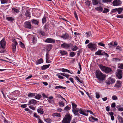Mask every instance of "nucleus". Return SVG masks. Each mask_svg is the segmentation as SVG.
Instances as JSON below:
<instances>
[{
    "label": "nucleus",
    "mask_w": 123,
    "mask_h": 123,
    "mask_svg": "<svg viewBox=\"0 0 123 123\" xmlns=\"http://www.w3.org/2000/svg\"><path fill=\"white\" fill-rule=\"evenodd\" d=\"M96 76L100 81L105 80V76L100 70H97L95 73Z\"/></svg>",
    "instance_id": "obj_1"
},
{
    "label": "nucleus",
    "mask_w": 123,
    "mask_h": 123,
    "mask_svg": "<svg viewBox=\"0 0 123 123\" xmlns=\"http://www.w3.org/2000/svg\"><path fill=\"white\" fill-rule=\"evenodd\" d=\"M98 65L101 70L106 73H108L112 71V69L109 67L104 66L101 64H99Z\"/></svg>",
    "instance_id": "obj_2"
},
{
    "label": "nucleus",
    "mask_w": 123,
    "mask_h": 123,
    "mask_svg": "<svg viewBox=\"0 0 123 123\" xmlns=\"http://www.w3.org/2000/svg\"><path fill=\"white\" fill-rule=\"evenodd\" d=\"M72 107V112L75 115H78L79 114L78 112L79 111V109L76 108L77 105L74 103L71 102Z\"/></svg>",
    "instance_id": "obj_3"
},
{
    "label": "nucleus",
    "mask_w": 123,
    "mask_h": 123,
    "mask_svg": "<svg viewBox=\"0 0 123 123\" xmlns=\"http://www.w3.org/2000/svg\"><path fill=\"white\" fill-rule=\"evenodd\" d=\"M62 122L63 123H69V114H67L64 117Z\"/></svg>",
    "instance_id": "obj_4"
},
{
    "label": "nucleus",
    "mask_w": 123,
    "mask_h": 123,
    "mask_svg": "<svg viewBox=\"0 0 123 123\" xmlns=\"http://www.w3.org/2000/svg\"><path fill=\"white\" fill-rule=\"evenodd\" d=\"M88 47L91 49L92 50H95L96 48V44H95L92 43H90L87 45Z\"/></svg>",
    "instance_id": "obj_5"
},
{
    "label": "nucleus",
    "mask_w": 123,
    "mask_h": 123,
    "mask_svg": "<svg viewBox=\"0 0 123 123\" xmlns=\"http://www.w3.org/2000/svg\"><path fill=\"white\" fill-rule=\"evenodd\" d=\"M122 70L120 69H118L117 70L116 76L119 79H121L122 77Z\"/></svg>",
    "instance_id": "obj_6"
},
{
    "label": "nucleus",
    "mask_w": 123,
    "mask_h": 123,
    "mask_svg": "<svg viewBox=\"0 0 123 123\" xmlns=\"http://www.w3.org/2000/svg\"><path fill=\"white\" fill-rule=\"evenodd\" d=\"M115 82V80L111 77L109 78L108 80L106 81V83L108 84H113Z\"/></svg>",
    "instance_id": "obj_7"
},
{
    "label": "nucleus",
    "mask_w": 123,
    "mask_h": 123,
    "mask_svg": "<svg viewBox=\"0 0 123 123\" xmlns=\"http://www.w3.org/2000/svg\"><path fill=\"white\" fill-rule=\"evenodd\" d=\"M24 26L25 28L30 29L31 28V26L30 22L26 21L24 23Z\"/></svg>",
    "instance_id": "obj_8"
},
{
    "label": "nucleus",
    "mask_w": 123,
    "mask_h": 123,
    "mask_svg": "<svg viewBox=\"0 0 123 123\" xmlns=\"http://www.w3.org/2000/svg\"><path fill=\"white\" fill-rule=\"evenodd\" d=\"M13 42L14 43V44H12V49L13 50V51L14 52H15L16 49V46L17 45H18V43L15 40H13Z\"/></svg>",
    "instance_id": "obj_9"
},
{
    "label": "nucleus",
    "mask_w": 123,
    "mask_h": 123,
    "mask_svg": "<svg viewBox=\"0 0 123 123\" xmlns=\"http://www.w3.org/2000/svg\"><path fill=\"white\" fill-rule=\"evenodd\" d=\"M79 113L81 114L86 116H87L88 115V113H86V110H85L81 109H79Z\"/></svg>",
    "instance_id": "obj_10"
},
{
    "label": "nucleus",
    "mask_w": 123,
    "mask_h": 123,
    "mask_svg": "<svg viewBox=\"0 0 123 123\" xmlns=\"http://www.w3.org/2000/svg\"><path fill=\"white\" fill-rule=\"evenodd\" d=\"M121 3L122 2L120 1L116 0L113 1L112 4L114 6H118L121 4Z\"/></svg>",
    "instance_id": "obj_11"
},
{
    "label": "nucleus",
    "mask_w": 123,
    "mask_h": 123,
    "mask_svg": "<svg viewBox=\"0 0 123 123\" xmlns=\"http://www.w3.org/2000/svg\"><path fill=\"white\" fill-rule=\"evenodd\" d=\"M45 42L48 43H55V40H54L51 38H48L45 40Z\"/></svg>",
    "instance_id": "obj_12"
},
{
    "label": "nucleus",
    "mask_w": 123,
    "mask_h": 123,
    "mask_svg": "<svg viewBox=\"0 0 123 123\" xmlns=\"http://www.w3.org/2000/svg\"><path fill=\"white\" fill-rule=\"evenodd\" d=\"M0 43L2 48L3 49L4 48L6 45V42L5 41V40L3 39L0 42Z\"/></svg>",
    "instance_id": "obj_13"
},
{
    "label": "nucleus",
    "mask_w": 123,
    "mask_h": 123,
    "mask_svg": "<svg viewBox=\"0 0 123 123\" xmlns=\"http://www.w3.org/2000/svg\"><path fill=\"white\" fill-rule=\"evenodd\" d=\"M46 62L47 63H50L51 61L49 60V56L48 52H47L46 54Z\"/></svg>",
    "instance_id": "obj_14"
},
{
    "label": "nucleus",
    "mask_w": 123,
    "mask_h": 123,
    "mask_svg": "<svg viewBox=\"0 0 123 123\" xmlns=\"http://www.w3.org/2000/svg\"><path fill=\"white\" fill-rule=\"evenodd\" d=\"M36 103V101L34 99H32L31 100H30L28 102V105H30L31 104L35 105Z\"/></svg>",
    "instance_id": "obj_15"
},
{
    "label": "nucleus",
    "mask_w": 123,
    "mask_h": 123,
    "mask_svg": "<svg viewBox=\"0 0 123 123\" xmlns=\"http://www.w3.org/2000/svg\"><path fill=\"white\" fill-rule=\"evenodd\" d=\"M89 121L91 122H94L95 121L98 120V119L97 118L94 117L92 116H91V117L89 118Z\"/></svg>",
    "instance_id": "obj_16"
},
{
    "label": "nucleus",
    "mask_w": 123,
    "mask_h": 123,
    "mask_svg": "<svg viewBox=\"0 0 123 123\" xmlns=\"http://www.w3.org/2000/svg\"><path fill=\"white\" fill-rule=\"evenodd\" d=\"M37 111L38 113L40 114H44V111L43 109L41 108H39L37 110Z\"/></svg>",
    "instance_id": "obj_17"
},
{
    "label": "nucleus",
    "mask_w": 123,
    "mask_h": 123,
    "mask_svg": "<svg viewBox=\"0 0 123 123\" xmlns=\"http://www.w3.org/2000/svg\"><path fill=\"white\" fill-rule=\"evenodd\" d=\"M50 66V64H49L47 65H43L41 69L42 70H45L48 68Z\"/></svg>",
    "instance_id": "obj_18"
},
{
    "label": "nucleus",
    "mask_w": 123,
    "mask_h": 123,
    "mask_svg": "<svg viewBox=\"0 0 123 123\" xmlns=\"http://www.w3.org/2000/svg\"><path fill=\"white\" fill-rule=\"evenodd\" d=\"M12 12L15 14L16 13L19 12V9L14 8H12Z\"/></svg>",
    "instance_id": "obj_19"
},
{
    "label": "nucleus",
    "mask_w": 123,
    "mask_h": 123,
    "mask_svg": "<svg viewBox=\"0 0 123 123\" xmlns=\"http://www.w3.org/2000/svg\"><path fill=\"white\" fill-rule=\"evenodd\" d=\"M62 47L65 48H67L69 47L68 44H67L65 43H64L61 45Z\"/></svg>",
    "instance_id": "obj_20"
},
{
    "label": "nucleus",
    "mask_w": 123,
    "mask_h": 123,
    "mask_svg": "<svg viewBox=\"0 0 123 123\" xmlns=\"http://www.w3.org/2000/svg\"><path fill=\"white\" fill-rule=\"evenodd\" d=\"M95 54L97 55H103V54L101 53V50H99L96 52L95 53Z\"/></svg>",
    "instance_id": "obj_21"
},
{
    "label": "nucleus",
    "mask_w": 123,
    "mask_h": 123,
    "mask_svg": "<svg viewBox=\"0 0 123 123\" xmlns=\"http://www.w3.org/2000/svg\"><path fill=\"white\" fill-rule=\"evenodd\" d=\"M69 35L68 34H65L64 36H60V37L64 39H67Z\"/></svg>",
    "instance_id": "obj_22"
},
{
    "label": "nucleus",
    "mask_w": 123,
    "mask_h": 123,
    "mask_svg": "<svg viewBox=\"0 0 123 123\" xmlns=\"http://www.w3.org/2000/svg\"><path fill=\"white\" fill-rule=\"evenodd\" d=\"M115 87H117L118 88L121 86V82L119 81H117V83L115 84Z\"/></svg>",
    "instance_id": "obj_23"
},
{
    "label": "nucleus",
    "mask_w": 123,
    "mask_h": 123,
    "mask_svg": "<svg viewBox=\"0 0 123 123\" xmlns=\"http://www.w3.org/2000/svg\"><path fill=\"white\" fill-rule=\"evenodd\" d=\"M95 9L98 11L101 12L103 10V8L101 6H99L96 7Z\"/></svg>",
    "instance_id": "obj_24"
},
{
    "label": "nucleus",
    "mask_w": 123,
    "mask_h": 123,
    "mask_svg": "<svg viewBox=\"0 0 123 123\" xmlns=\"http://www.w3.org/2000/svg\"><path fill=\"white\" fill-rule=\"evenodd\" d=\"M32 22V23L34 24H35L38 25L39 23L38 21L37 20H35L34 19H32L31 20Z\"/></svg>",
    "instance_id": "obj_25"
},
{
    "label": "nucleus",
    "mask_w": 123,
    "mask_h": 123,
    "mask_svg": "<svg viewBox=\"0 0 123 123\" xmlns=\"http://www.w3.org/2000/svg\"><path fill=\"white\" fill-rule=\"evenodd\" d=\"M118 118L120 123H122V122H123V118L120 116H118Z\"/></svg>",
    "instance_id": "obj_26"
},
{
    "label": "nucleus",
    "mask_w": 123,
    "mask_h": 123,
    "mask_svg": "<svg viewBox=\"0 0 123 123\" xmlns=\"http://www.w3.org/2000/svg\"><path fill=\"white\" fill-rule=\"evenodd\" d=\"M59 74L63 76H64L66 77L67 78H68L69 77V75H68L67 74H66L65 73H59Z\"/></svg>",
    "instance_id": "obj_27"
},
{
    "label": "nucleus",
    "mask_w": 123,
    "mask_h": 123,
    "mask_svg": "<svg viewBox=\"0 0 123 123\" xmlns=\"http://www.w3.org/2000/svg\"><path fill=\"white\" fill-rule=\"evenodd\" d=\"M43 62V60L42 59H40L37 62L36 64H39L42 63Z\"/></svg>",
    "instance_id": "obj_28"
},
{
    "label": "nucleus",
    "mask_w": 123,
    "mask_h": 123,
    "mask_svg": "<svg viewBox=\"0 0 123 123\" xmlns=\"http://www.w3.org/2000/svg\"><path fill=\"white\" fill-rule=\"evenodd\" d=\"M53 116H57L59 117H61L60 114L58 113H56L53 114Z\"/></svg>",
    "instance_id": "obj_29"
},
{
    "label": "nucleus",
    "mask_w": 123,
    "mask_h": 123,
    "mask_svg": "<svg viewBox=\"0 0 123 123\" xmlns=\"http://www.w3.org/2000/svg\"><path fill=\"white\" fill-rule=\"evenodd\" d=\"M32 37L33 39V44L37 42V39L34 36H32Z\"/></svg>",
    "instance_id": "obj_30"
},
{
    "label": "nucleus",
    "mask_w": 123,
    "mask_h": 123,
    "mask_svg": "<svg viewBox=\"0 0 123 123\" xmlns=\"http://www.w3.org/2000/svg\"><path fill=\"white\" fill-rule=\"evenodd\" d=\"M92 2L93 5H96L98 4V2L96 0H93L92 1Z\"/></svg>",
    "instance_id": "obj_31"
},
{
    "label": "nucleus",
    "mask_w": 123,
    "mask_h": 123,
    "mask_svg": "<svg viewBox=\"0 0 123 123\" xmlns=\"http://www.w3.org/2000/svg\"><path fill=\"white\" fill-rule=\"evenodd\" d=\"M35 93H29L28 94V96L29 97H32L35 96Z\"/></svg>",
    "instance_id": "obj_32"
},
{
    "label": "nucleus",
    "mask_w": 123,
    "mask_h": 123,
    "mask_svg": "<svg viewBox=\"0 0 123 123\" xmlns=\"http://www.w3.org/2000/svg\"><path fill=\"white\" fill-rule=\"evenodd\" d=\"M41 97V95L39 94H38L35 96V98L36 99H40Z\"/></svg>",
    "instance_id": "obj_33"
},
{
    "label": "nucleus",
    "mask_w": 123,
    "mask_h": 123,
    "mask_svg": "<svg viewBox=\"0 0 123 123\" xmlns=\"http://www.w3.org/2000/svg\"><path fill=\"white\" fill-rule=\"evenodd\" d=\"M76 54V53L74 52H72L70 53V56L71 57H73Z\"/></svg>",
    "instance_id": "obj_34"
},
{
    "label": "nucleus",
    "mask_w": 123,
    "mask_h": 123,
    "mask_svg": "<svg viewBox=\"0 0 123 123\" xmlns=\"http://www.w3.org/2000/svg\"><path fill=\"white\" fill-rule=\"evenodd\" d=\"M59 106L61 107L64 106L65 105L64 103L62 101L59 102Z\"/></svg>",
    "instance_id": "obj_35"
},
{
    "label": "nucleus",
    "mask_w": 123,
    "mask_h": 123,
    "mask_svg": "<svg viewBox=\"0 0 123 123\" xmlns=\"http://www.w3.org/2000/svg\"><path fill=\"white\" fill-rule=\"evenodd\" d=\"M66 87H63L62 86H56L55 87V89H58V88H60V89H66Z\"/></svg>",
    "instance_id": "obj_36"
},
{
    "label": "nucleus",
    "mask_w": 123,
    "mask_h": 123,
    "mask_svg": "<svg viewBox=\"0 0 123 123\" xmlns=\"http://www.w3.org/2000/svg\"><path fill=\"white\" fill-rule=\"evenodd\" d=\"M75 79H76L79 82H80V83H83V81H80V79H79V77L77 76H76V77H75Z\"/></svg>",
    "instance_id": "obj_37"
},
{
    "label": "nucleus",
    "mask_w": 123,
    "mask_h": 123,
    "mask_svg": "<svg viewBox=\"0 0 123 123\" xmlns=\"http://www.w3.org/2000/svg\"><path fill=\"white\" fill-rule=\"evenodd\" d=\"M112 0H103L102 1L105 3L111 2Z\"/></svg>",
    "instance_id": "obj_38"
},
{
    "label": "nucleus",
    "mask_w": 123,
    "mask_h": 123,
    "mask_svg": "<svg viewBox=\"0 0 123 123\" xmlns=\"http://www.w3.org/2000/svg\"><path fill=\"white\" fill-rule=\"evenodd\" d=\"M44 120L45 121L48 123H51L52 122V120L50 119H45Z\"/></svg>",
    "instance_id": "obj_39"
},
{
    "label": "nucleus",
    "mask_w": 123,
    "mask_h": 123,
    "mask_svg": "<svg viewBox=\"0 0 123 123\" xmlns=\"http://www.w3.org/2000/svg\"><path fill=\"white\" fill-rule=\"evenodd\" d=\"M104 10L102 12L103 13H107L109 12V9L107 8H104Z\"/></svg>",
    "instance_id": "obj_40"
},
{
    "label": "nucleus",
    "mask_w": 123,
    "mask_h": 123,
    "mask_svg": "<svg viewBox=\"0 0 123 123\" xmlns=\"http://www.w3.org/2000/svg\"><path fill=\"white\" fill-rule=\"evenodd\" d=\"M1 4L7 3L8 1L7 0H0Z\"/></svg>",
    "instance_id": "obj_41"
},
{
    "label": "nucleus",
    "mask_w": 123,
    "mask_h": 123,
    "mask_svg": "<svg viewBox=\"0 0 123 123\" xmlns=\"http://www.w3.org/2000/svg\"><path fill=\"white\" fill-rule=\"evenodd\" d=\"M42 22L43 23H45L46 21V18L44 16L42 19Z\"/></svg>",
    "instance_id": "obj_42"
},
{
    "label": "nucleus",
    "mask_w": 123,
    "mask_h": 123,
    "mask_svg": "<svg viewBox=\"0 0 123 123\" xmlns=\"http://www.w3.org/2000/svg\"><path fill=\"white\" fill-rule=\"evenodd\" d=\"M120 59L119 58H113L112 59V60L114 61L115 62H118L119 61H120Z\"/></svg>",
    "instance_id": "obj_43"
},
{
    "label": "nucleus",
    "mask_w": 123,
    "mask_h": 123,
    "mask_svg": "<svg viewBox=\"0 0 123 123\" xmlns=\"http://www.w3.org/2000/svg\"><path fill=\"white\" fill-rule=\"evenodd\" d=\"M86 35L88 37H89L91 35V33L90 32H87L86 33Z\"/></svg>",
    "instance_id": "obj_44"
},
{
    "label": "nucleus",
    "mask_w": 123,
    "mask_h": 123,
    "mask_svg": "<svg viewBox=\"0 0 123 123\" xmlns=\"http://www.w3.org/2000/svg\"><path fill=\"white\" fill-rule=\"evenodd\" d=\"M118 68L123 69V64H118Z\"/></svg>",
    "instance_id": "obj_45"
},
{
    "label": "nucleus",
    "mask_w": 123,
    "mask_h": 123,
    "mask_svg": "<svg viewBox=\"0 0 123 123\" xmlns=\"http://www.w3.org/2000/svg\"><path fill=\"white\" fill-rule=\"evenodd\" d=\"M34 116L36 118H38V120L39 119H40V116L39 115H37L36 113H34Z\"/></svg>",
    "instance_id": "obj_46"
},
{
    "label": "nucleus",
    "mask_w": 123,
    "mask_h": 123,
    "mask_svg": "<svg viewBox=\"0 0 123 123\" xmlns=\"http://www.w3.org/2000/svg\"><path fill=\"white\" fill-rule=\"evenodd\" d=\"M112 99L114 100H117L118 99L117 97L115 95H114L112 96Z\"/></svg>",
    "instance_id": "obj_47"
},
{
    "label": "nucleus",
    "mask_w": 123,
    "mask_h": 123,
    "mask_svg": "<svg viewBox=\"0 0 123 123\" xmlns=\"http://www.w3.org/2000/svg\"><path fill=\"white\" fill-rule=\"evenodd\" d=\"M60 53L62 55H64L66 54V52L65 51H61L60 52Z\"/></svg>",
    "instance_id": "obj_48"
},
{
    "label": "nucleus",
    "mask_w": 123,
    "mask_h": 123,
    "mask_svg": "<svg viewBox=\"0 0 123 123\" xmlns=\"http://www.w3.org/2000/svg\"><path fill=\"white\" fill-rule=\"evenodd\" d=\"M62 71L63 72H68L69 73V70H68L62 68Z\"/></svg>",
    "instance_id": "obj_49"
},
{
    "label": "nucleus",
    "mask_w": 123,
    "mask_h": 123,
    "mask_svg": "<svg viewBox=\"0 0 123 123\" xmlns=\"http://www.w3.org/2000/svg\"><path fill=\"white\" fill-rule=\"evenodd\" d=\"M122 8H118L117 11H118V13L120 14L122 12Z\"/></svg>",
    "instance_id": "obj_50"
},
{
    "label": "nucleus",
    "mask_w": 123,
    "mask_h": 123,
    "mask_svg": "<svg viewBox=\"0 0 123 123\" xmlns=\"http://www.w3.org/2000/svg\"><path fill=\"white\" fill-rule=\"evenodd\" d=\"M78 48V47H77L76 46H75L74 48H72L71 49L72 50L74 51H76L77 50Z\"/></svg>",
    "instance_id": "obj_51"
},
{
    "label": "nucleus",
    "mask_w": 123,
    "mask_h": 123,
    "mask_svg": "<svg viewBox=\"0 0 123 123\" xmlns=\"http://www.w3.org/2000/svg\"><path fill=\"white\" fill-rule=\"evenodd\" d=\"M98 44L100 46H103L104 47H105V45L101 42H100L98 43Z\"/></svg>",
    "instance_id": "obj_52"
},
{
    "label": "nucleus",
    "mask_w": 123,
    "mask_h": 123,
    "mask_svg": "<svg viewBox=\"0 0 123 123\" xmlns=\"http://www.w3.org/2000/svg\"><path fill=\"white\" fill-rule=\"evenodd\" d=\"M90 3L91 1L88 0L86 1L85 2V3L89 6H90Z\"/></svg>",
    "instance_id": "obj_53"
},
{
    "label": "nucleus",
    "mask_w": 123,
    "mask_h": 123,
    "mask_svg": "<svg viewBox=\"0 0 123 123\" xmlns=\"http://www.w3.org/2000/svg\"><path fill=\"white\" fill-rule=\"evenodd\" d=\"M6 19L8 21H12L13 20V19L11 17H7L6 18Z\"/></svg>",
    "instance_id": "obj_54"
},
{
    "label": "nucleus",
    "mask_w": 123,
    "mask_h": 123,
    "mask_svg": "<svg viewBox=\"0 0 123 123\" xmlns=\"http://www.w3.org/2000/svg\"><path fill=\"white\" fill-rule=\"evenodd\" d=\"M39 32L42 35L45 36V33L43 31H40Z\"/></svg>",
    "instance_id": "obj_55"
},
{
    "label": "nucleus",
    "mask_w": 123,
    "mask_h": 123,
    "mask_svg": "<svg viewBox=\"0 0 123 123\" xmlns=\"http://www.w3.org/2000/svg\"><path fill=\"white\" fill-rule=\"evenodd\" d=\"M19 45H20V46L22 48L25 47V45L24 44L21 42H20Z\"/></svg>",
    "instance_id": "obj_56"
},
{
    "label": "nucleus",
    "mask_w": 123,
    "mask_h": 123,
    "mask_svg": "<svg viewBox=\"0 0 123 123\" xmlns=\"http://www.w3.org/2000/svg\"><path fill=\"white\" fill-rule=\"evenodd\" d=\"M25 15L27 17H29L30 15V14L29 12L28 11H27L25 12Z\"/></svg>",
    "instance_id": "obj_57"
},
{
    "label": "nucleus",
    "mask_w": 123,
    "mask_h": 123,
    "mask_svg": "<svg viewBox=\"0 0 123 123\" xmlns=\"http://www.w3.org/2000/svg\"><path fill=\"white\" fill-rule=\"evenodd\" d=\"M96 98L97 99H98L100 97V95L99 93H96Z\"/></svg>",
    "instance_id": "obj_58"
},
{
    "label": "nucleus",
    "mask_w": 123,
    "mask_h": 123,
    "mask_svg": "<svg viewBox=\"0 0 123 123\" xmlns=\"http://www.w3.org/2000/svg\"><path fill=\"white\" fill-rule=\"evenodd\" d=\"M29 108L33 110H35V108L33 106H32L31 105L29 106Z\"/></svg>",
    "instance_id": "obj_59"
},
{
    "label": "nucleus",
    "mask_w": 123,
    "mask_h": 123,
    "mask_svg": "<svg viewBox=\"0 0 123 123\" xmlns=\"http://www.w3.org/2000/svg\"><path fill=\"white\" fill-rule=\"evenodd\" d=\"M117 8H116L114 9H113L111 11V12L112 13L115 12H116L117 11Z\"/></svg>",
    "instance_id": "obj_60"
},
{
    "label": "nucleus",
    "mask_w": 123,
    "mask_h": 123,
    "mask_svg": "<svg viewBox=\"0 0 123 123\" xmlns=\"http://www.w3.org/2000/svg\"><path fill=\"white\" fill-rule=\"evenodd\" d=\"M57 96H58V98H61L62 99H63L64 100H65V99L63 98L61 95H60V94H58L57 95Z\"/></svg>",
    "instance_id": "obj_61"
},
{
    "label": "nucleus",
    "mask_w": 123,
    "mask_h": 123,
    "mask_svg": "<svg viewBox=\"0 0 123 123\" xmlns=\"http://www.w3.org/2000/svg\"><path fill=\"white\" fill-rule=\"evenodd\" d=\"M64 110L65 111H67L69 110V107L68 106H66L64 108Z\"/></svg>",
    "instance_id": "obj_62"
},
{
    "label": "nucleus",
    "mask_w": 123,
    "mask_h": 123,
    "mask_svg": "<svg viewBox=\"0 0 123 123\" xmlns=\"http://www.w3.org/2000/svg\"><path fill=\"white\" fill-rule=\"evenodd\" d=\"M27 107L26 104L22 105H21V107L23 108H25Z\"/></svg>",
    "instance_id": "obj_63"
},
{
    "label": "nucleus",
    "mask_w": 123,
    "mask_h": 123,
    "mask_svg": "<svg viewBox=\"0 0 123 123\" xmlns=\"http://www.w3.org/2000/svg\"><path fill=\"white\" fill-rule=\"evenodd\" d=\"M117 17L118 18H123V15H117Z\"/></svg>",
    "instance_id": "obj_64"
}]
</instances>
